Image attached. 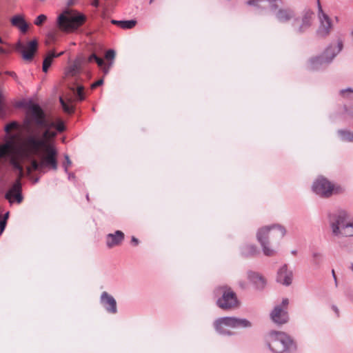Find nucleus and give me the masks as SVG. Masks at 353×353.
<instances>
[{"mask_svg":"<svg viewBox=\"0 0 353 353\" xmlns=\"http://www.w3.org/2000/svg\"><path fill=\"white\" fill-rule=\"evenodd\" d=\"M350 116L352 118H353V112L352 113H350Z\"/></svg>","mask_w":353,"mask_h":353,"instance_id":"obj_57","label":"nucleus"},{"mask_svg":"<svg viewBox=\"0 0 353 353\" xmlns=\"http://www.w3.org/2000/svg\"><path fill=\"white\" fill-rule=\"evenodd\" d=\"M19 127V123L17 121H12L9 123H8L5 128L4 130L7 133H10V132L13 129H18Z\"/></svg>","mask_w":353,"mask_h":353,"instance_id":"obj_31","label":"nucleus"},{"mask_svg":"<svg viewBox=\"0 0 353 353\" xmlns=\"http://www.w3.org/2000/svg\"><path fill=\"white\" fill-rule=\"evenodd\" d=\"M11 23L13 26L19 28L22 33H26L29 28L24 17L19 14L15 15L11 19Z\"/></svg>","mask_w":353,"mask_h":353,"instance_id":"obj_22","label":"nucleus"},{"mask_svg":"<svg viewBox=\"0 0 353 353\" xmlns=\"http://www.w3.org/2000/svg\"><path fill=\"white\" fill-rule=\"evenodd\" d=\"M21 179H17L5 194V199L12 204L14 201L20 203L23 201Z\"/></svg>","mask_w":353,"mask_h":353,"instance_id":"obj_14","label":"nucleus"},{"mask_svg":"<svg viewBox=\"0 0 353 353\" xmlns=\"http://www.w3.org/2000/svg\"><path fill=\"white\" fill-rule=\"evenodd\" d=\"M52 128H55L57 130V132H62L65 130V125L64 123L62 121H59L57 123H54V125L51 127Z\"/></svg>","mask_w":353,"mask_h":353,"instance_id":"obj_32","label":"nucleus"},{"mask_svg":"<svg viewBox=\"0 0 353 353\" xmlns=\"http://www.w3.org/2000/svg\"><path fill=\"white\" fill-rule=\"evenodd\" d=\"M86 20L84 14L67 9L57 19V26L63 32H73L81 26Z\"/></svg>","mask_w":353,"mask_h":353,"instance_id":"obj_6","label":"nucleus"},{"mask_svg":"<svg viewBox=\"0 0 353 353\" xmlns=\"http://www.w3.org/2000/svg\"><path fill=\"white\" fill-rule=\"evenodd\" d=\"M103 83V79H99L98 81H97L96 82L93 83L91 85V88L92 89H94L97 87L101 85Z\"/></svg>","mask_w":353,"mask_h":353,"instance_id":"obj_37","label":"nucleus"},{"mask_svg":"<svg viewBox=\"0 0 353 353\" xmlns=\"http://www.w3.org/2000/svg\"><path fill=\"white\" fill-rule=\"evenodd\" d=\"M136 24L137 21L135 20L122 21L121 28L123 29H131L134 27Z\"/></svg>","mask_w":353,"mask_h":353,"instance_id":"obj_28","label":"nucleus"},{"mask_svg":"<svg viewBox=\"0 0 353 353\" xmlns=\"http://www.w3.org/2000/svg\"><path fill=\"white\" fill-rule=\"evenodd\" d=\"M67 173L68 174V179L69 180L74 178V174L68 172Z\"/></svg>","mask_w":353,"mask_h":353,"instance_id":"obj_49","label":"nucleus"},{"mask_svg":"<svg viewBox=\"0 0 353 353\" xmlns=\"http://www.w3.org/2000/svg\"><path fill=\"white\" fill-rule=\"evenodd\" d=\"M241 253L245 257H250L257 254L259 251L254 245L248 244L241 247Z\"/></svg>","mask_w":353,"mask_h":353,"instance_id":"obj_23","label":"nucleus"},{"mask_svg":"<svg viewBox=\"0 0 353 353\" xmlns=\"http://www.w3.org/2000/svg\"><path fill=\"white\" fill-rule=\"evenodd\" d=\"M276 19L281 23L294 21L296 18L294 11L290 8H281L276 13Z\"/></svg>","mask_w":353,"mask_h":353,"instance_id":"obj_19","label":"nucleus"},{"mask_svg":"<svg viewBox=\"0 0 353 353\" xmlns=\"http://www.w3.org/2000/svg\"><path fill=\"white\" fill-rule=\"evenodd\" d=\"M124 239V234L120 230H117L114 233H110L106 236V245L109 248L117 246L121 243Z\"/></svg>","mask_w":353,"mask_h":353,"instance_id":"obj_20","label":"nucleus"},{"mask_svg":"<svg viewBox=\"0 0 353 353\" xmlns=\"http://www.w3.org/2000/svg\"><path fill=\"white\" fill-rule=\"evenodd\" d=\"M323 256L321 253L318 252H314L312 253V259L311 263L314 266V269H318L320 268L321 263L323 261Z\"/></svg>","mask_w":353,"mask_h":353,"instance_id":"obj_25","label":"nucleus"},{"mask_svg":"<svg viewBox=\"0 0 353 353\" xmlns=\"http://www.w3.org/2000/svg\"><path fill=\"white\" fill-rule=\"evenodd\" d=\"M8 216H9V212H6L4 215V217H3V220H5L6 221H7L8 218Z\"/></svg>","mask_w":353,"mask_h":353,"instance_id":"obj_50","label":"nucleus"},{"mask_svg":"<svg viewBox=\"0 0 353 353\" xmlns=\"http://www.w3.org/2000/svg\"><path fill=\"white\" fill-rule=\"evenodd\" d=\"M86 198H87V199H88V200H89V196H88V194H87V195H86Z\"/></svg>","mask_w":353,"mask_h":353,"instance_id":"obj_58","label":"nucleus"},{"mask_svg":"<svg viewBox=\"0 0 353 353\" xmlns=\"http://www.w3.org/2000/svg\"><path fill=\"white\" fill-rule=\"evenodd\" d=\"M5 52V50L3 48H2L1 47H0V53H4Z\"/></svg>","mask_w":353,"mask_h":353,"instance_id":"obj_51","label":"nucleus"},{"mask_svg":"<svg viewBox=\"0 0 353 353\" xmlns=\"http://www.w3.org/2000/svg\"><path fill=\"white\" fill-rule=\"evenodd\" d=\"M272 321L279 325L286 323L289 317L287 310L282 308L281 305H276L270 313Z\"/></svg>","mask_w":353,"mask_h":353,"instance_id":"obj_18","label":"nucleus"},{"mask_svg":"<svg viewBox=\"0 0 353 353\" xmlns=\"http://www.w3.org/2000/svg\"><path fill=\"white\" fill-rule=\"evenodd\" d=\"M99 5V0H94L92 2V6L95 7V8H97Z\"/></svg>","mask_w":353,"mask_h":353,"instance_id":"obj_46","label":"nucleus"},{"mask_svg":"<svg viewBox=\"0 0 353 353\" xmlns=\"http://www.w3.org/2000/svg\"><path fill=\"white\" fill-rule=\"evenodd\" d=\"M350 34H351V37H352V39H353V28H352V31H351V32H350Z\"/></svg>","mask_w":353,"mask_h":353,"instance_id":"obj_52","label":"nucleus"},{"mask_svg":"<svg viewBox=\"0 0 353 353\" xmlns=\"http://www.w3.org/2000/svg\"><path fill=\"white\" fill-rule=\"evenodd\" d=\"M329 223L335 236H353V222L348 220L345 210H338L329 215Z\"/></svg>","mask_w":353,"mask_h":353,"instance_id":"obj_4","label":"nucleus"},{"mask_svg":"<svg viewBox=\"0 0 353 353\" xmlns=\"http://www.w3.org/2000/svg\"><path fill=\"white\" fill-rule=\"evenodd\" d=\"M293 272L289 270L287 264L283 265L277 271L276 281L285 286H289L292 283Z\"/></svg>","mask_w":353,"mask_h":353,"instance_id":"obj_16","label":"nucleus"},{"mask_svg":"<svg viewBox=\"0 0 353 353\" xmlns=\"http://www.w3.org/2000/svg\"><path fill=\"white\" fill-rule=\"evenodd\" d=\"M78 72V68L76 65H72L70 67L68 73L74 76Z\"/></svg>","mask_w":353,"mask_h":353,"instance_id":"obj_36","label":"nucleus"},{"mask_svg":"<svg viewBox=\"0 0 353 353\" xmlns=\"http://www.w3.org/2000/svg\"><path fill=\"white\" fill-rule=\"evenodd\" d=\"M347 92H353V90L351 89V88H347V89L341 90L340 91V93H341V95L345 96V93Z\"/></svg>","mask_w":353,"mask_h":353,"instance_id":"obj_42","label":"nucleus"},{"mask_svg":"<svg viewBox=\"0 0 353 353\" xmlns=\"http://www.w3.org/2000/svg\"><path fill=\"white\" fill-rule=\"evenodd\" d=\"M343 43L339 40L337 43H330L321 55L312 58L310 60L309 68L312 70H317L328 65L334 57L342 50Z\"/></svg>","mask_w":353,"mask_h":353,"instance_id":"obj_7","label":"nucleus"},{"mask_svg":"<svg viewBox=\"0 0 353 353\" xmlns=\"http://www.w3.org/2000/svg\"><path fill=\"white\" fill-rule=\"evenodd\" d=\"M214 294L216 296L221 294V296L216 301V305L223 310H230L236 307L239 305L236 293L228 285L216 288Z\"/></svg>","mask_w":353,"mask_h":353,"instance_id":"obj_9","label":"nucleus"},{"mask_svg":"<svg viewBox=\"0 0 353 353\" xmlns=\"http://www.w3.org/2000/svg\"><path fill=\"white\" fill-rule=\"evenodd\" d=\"M0 115L4 117L6 115V105L3 94L0 92Z\"/></svg>","mask_w":353,"mask_h":353,"instance_id":"obj_29","label":"nucleus"},{"mask_svg":"<svg viewBox=\"0 0 353 353\" xmlns=\"http://www.w3.org/2000/svg\"><path fill=\"white\" fill-rule=\"evenodd\" d=\"M121 21H117V20L112 19V20L111 21V23H112V24H114V25H117V26H118L119 27H120V28H121Z\"/></svg>","mask_w":353,"mask_h":353,"instance_id":"obj_43","label":"nucleus"},{"mask_svg":"<svg viewBox=\"0 0 353 353\" xmlns=\"http://www.w3.org/2000/svg\"><path fill=\"white\" fill-rule=\"evenodd\" d=\"M104 72L105 73H108V69H105Z\"/></svg>","mask_w":353,"mask_h":353,"instance_id":"obj_59","label":"nucleus"},{"mask_svg":"<svg viewBox=\"0 0 353 353\" xmlns=\"http://www.w3.org/2000/svg\"><path fill=\"white\" fill-rule=\"evenodd\" d=\"M350 268L353 271V263H351Z\"/></svg>","mask_w":353,"mask_h":353,"instance_id":"obj_55","label":"nucleus"},{"mask_svg":"<svg viewBox=\"0 0 353 353\" xmlns=\"http://www.w3.org/2000/svg\"><path fill=\"white\" fill-rule=\"evenodd\" d=\"M131 242L132 243H133L134 245H137L139 244V240L134 237V236H132V239H131Z\"/></svg>","mask_w":353,"mask_h":353,"instance_id":"obj_44","label":"nucleus"},{"mask_svg":"<svg viewBox=\"0 0 353 353\" xmlns=\"http://www.w3.org/2000/svg\"><path fill=\"white\" fill-rule=\"evenodd\" d=\"M251 323L245 319H239L236 317L225 316L219 318L214 323L216 331L222 335H231L232 332L227 330L224 327L232 328L249 327H251Z\"/></svg>","mask_w":353,"mask_h":353,"instance_id":"obj_8","label":"nucleus"},{"mask_svg":"<svg viewBox=\"0 0 353 353\" xmlns=\"http://www.w3.org/2000/svg\"><path fill=\"white\" fill-rule=\"evenodd\" d=\"M332 276H333V278L334 279L335 283H336V285H337L336 276V274H335V272H334V270H332Z\"/></svg>","mask_w":353,"mask_h":353,"instance_id":"obj_48","label":"nucleus"},{"mask_svg":"<svg viewBox=\"0 0 353 353\" xmlns=\"http://www.w3.org/2000/svg\"><path fill=\"white\" fill-rule=\"evenodd\" d=\"M3 43V41L2 39H1V37H0V43Z\"/></svg>","mask_w":353,"mask_h":353,"instance_id":"obj_56","label":"nucleus"},{"mask_svg":"<svg viewBox=\"0 0 353 353\" xmlns=\"http://www.w3.org/2000/svg\"><path fill=\"white\" fill-rule=\"evenodd\" d=\"M50 66L49 65H47L46 63H43V66H42V70L44 72H47L48 69H49Z\"/></svg>","mask_w":353,"mask_h":353,"instance_id":"obj_45","label":"nucleus"},{"mask_svg":"<svg viewBox=\"0 0 353 353\" xmlns=\"http://www.w3.org/2000/svg\"><path fill=\"white\" fill-rule=\"evenodd\" d=\"M115 56V52L113 50H108L105 53V58L107 59H113Z\"/></svg>","mask_w":353,"mask_h":353,"instance_id":"obj_35","label":"nucleus"},{"mask_svg":"<svg viewBox=\"0 0 353 353\" xmlns=\"http://www.w3.org/2000/svg\"><path fill=\"white\" fill-rule=\"evenodd\" d=\"M65 157V161L63 163V166L64 168V170L65 172H68V167L71 165L72 161L69 158V156L68 154L64 155Z\"/></svg>","mask_w":353,"mask_h":353,"instance_id":"obj_34","label":"nucleus"},{"mask_svg":"<svg viewBox=\"0 0 353 353\" xmlns=\"http://www.w3.org/2000/svg\"><path fill=\"white\" fill-rule=\"evenodd\" d=\"M61 54H56L54 52H50L48 55L44 58L43 59V63H46L47 65H49L50 67L51 64H52V60L54 57H57L58 56H59Z\"/></svg>","mask_w":353,"mask_h":353,"instance_id":"obj_30","label":"nucleus"},{"mask_svg":"<svg viewBox=\"0 0 353 353\" xmlns=\"http://www.w3.org/2000/svg\"><path fill=\"white\" fill-rule=\"evenodd\" d=\"M288 303H289L288 299L285 298L283 299L281 305H280L281 306L282 308H283L286 310Z\"/></svg>","mask_w":353,"mask_h":353,"instance_id":"obj_39","label":"nucleus"},{"mask_svg":"<svg viewBox=\"0 0 353 353\" xmlns=\"http://www.w3.org/2000/svg\"><path fill=\"white\" fill-rule=\"evenodd\" d=\"M332 309L336 312L337 316H339V311L338 307L336 306H335V305H333L332 306Z\"/></svg>","mask_w":353,"mask_h":353,"instance_id":"obj_47","label":"nucleus"},{"mask_svg":"<svg viewBox=\"0 0 353 353\" xmlns=\"http://www.w3.org/2000/svg\"><path fill=\"white\" fill-rule=\"evenodd\" d=\"M292 254H296V250H292Z\"/></svg>","mask_w":353,"mask_h":353,"instance_id":"obj_54","label":"nucleus"},{"mask_svg":"<svg viewBox=\"0 0 353 353\" xmlns=\"http://www.w3.org/2000/svg\"><path fill=\"white\" fill-rule=\"evenodd\" d=\"M248 278L258 290H263L266 285V279L259 272L250 271L248 273Z\"/></svg>","mask_w":353,"mask_h":353,"instance_id":"obj_21","label":"nucleus"},{"mask_svg":"<svg viewBox=\"0 0 353 353\" xmlns=\"http://www.w3.org/2000/svg\"><path fill=\"white\" fill-rule=\"evenodd\" d=\"M59 101H60V103H61L65 112L68 113V114H71L73 112V111H74L73 107L72 105L68 104L67 103H65L62 97H60Z\"/></svg>","mask_w":353,"mask_h":353,"instance_id":"obj_27","label":"nucleus"},{"mask_svg":"<svg viewBox=\"0 0 353 353\" xmlns=\"http://www.w3.org/2000/svg\"><path fill=\"white\" fill-rule=\"evenodd\" d=\"M337 134L342 141L353 143V131L347 129L339 130Z\"/></svg>","mask_w":353,"mask_h":353,"instance_id":"obj_24","label":"nucleus"},{"mask_svg":"<svg viewBox=\"0 0 353 353\" xmlns=\"http://www.w3.org/2000/svg\"><path fill=\"white\" fill-rule=\"evenodd\" d=\"M153 0H150V3H152Z\"/></svg>","mask_w":353,"mask_h":353,"instance_id":"obj_60","label":"nucleus"},{"mask_svg":"<svg viewBox=\"0 0 353 353\" xmlns=\"http://www.w3.org/2000/svg\"><path fill=\"white\" fill-rule=\"evenodd\" d=\"M39 181V178L34 179V183H37Z\"/></svg>","mask_w":353,"mask_h":353,"instance_id":"obj_53","label":"nucleus"},{"mask_svg":"<svg viewBox=\"0 0 353 353\" xmlns=\"http://www.w3.org/2000/svg\"><path fill=\"white\" fill-rule=\"evenodd\" d=\"M28 115L36 125L44 129L41 134L36 132L32 135L38 136L39 139H43L46 141H50L57 137V132L51 130V127L54 125V122L46 119L44 112L38 104L30 105Z\"/></svg>","mask_w":353,"mask_h":353,"instance_id":"obj_3","label":"nucleus"},{"mask_svg":"<svg viewBox=\"0 0 353 353\" xmlns=\"http://www.w3.org/2000/svg\"><path fill=\"white\" fill-rule=\"evenodd\" d=\"M100 302L108 313L116 314L117 312V301L114 298L107 292H102L100 297Z\"/></svg>","mask_w":353,"mask_h":353,"instance_id":"obj_17","label":"nucleus"},{"mask_svg":"<svg viewBox=\"0 0 353 353\" xmlns=\"http://www.w3.org/2000/svg\"><path fill=\"white\" fill-rule=\"evenodd\" d=\"M27 151L33 154H38L43 152L41 161L38 162L32 160L31 164L27 168V172L30 174L32 171H41L43 168H49L53 170L58 168V151L51 141H46L39 139L38 136L29 135L24 142Z\"/></svg>","mask_w":353,"mask_h":353,"instance_id":"obj_1","label":"nucleus"},{"mask_svg":"<svg viewBox=\"0 0 353 353\" xmlns=\"http://www.w3.org/2000/svg\"><path fill=\"white\" fill-rule=\"evenodd\" d=\"M95 61L99 67H102L104 65L103 59L100 57H98Z\"/></svg>","mask_w":353,"mask_h":353,"instance_id":"obj_41","label":"nucleus"},{"mask_svg":"<svg viewBox=\"0 0 353 353\" xmlns=\"http://www.w3.org/2000/svg\"><path fill=\"white\" fill-rule=\"evenodd\" d=\"M319 18L320 21L319 27L316 31L318 37H327L332 29V22L329 17L325 14L319 3Z\"/></svg>","mask_w":353,"mask_h":353,"instance_id":"obj_15","label":"nucleus"},{"mask_svg":"<svg viewBox=\"0 0 353 353\" xmlns=\"http://www.w3.org/2000/svg\"><path fill=\"white\" fill-rule=\"evenodd\" d=\"M72 90L75 94L78 101H81L85 99L84 87L83 85L78 86L76 90L74 88H72Z\"/></svg>","mask_w":353,"mask_h":353,"instance_id":"obj_26","label":"nucleus"},{"mask_svg":"<svg viewBox=\"0 0 353 353\" xmlns=\"http://www.w3.org/2000/svg\"><path fill=\"white\" fill-rule=\"evenodd\" d=\"M286 230L280 225H272L260 228L256 233V239L259 242L263 254L267 256L275 255L276 250L270 247L269 239L279 241L285 234Z\"/></svg>","mask_w":353,"mask_h":353,"instance_id":"obj_2","label":"nucleus"},{"mask_svg":"<svg viewBox=\"0 0 353 353\" xmlns=\"http://www.w3.org/2000/svg\"><path fill=\"white\" fill-rule=\"evenodd\" d=\"M7 144L8 145L7 154L6 155L2 157L1 159L3 158L8 157L9 163L12 167L13 170L18 172L17 179H21L23 176V168L21 165L23 154L21 151L13 149L10 142L6 143L3 145Z\"/></svg>","mask_w":353,"mask_h":353,"instance_id":"obj_10","label":"nucleus"},{"mask_svg":"<svg viewBox=\"0 0 353 353\" xmlns=\"http://www.w3.org/2000/svg\"><path fill=\"white\" fill-rule=\"evenodd\" d=\"M6 225V222L5 220L0 221V235L2 234L3 230H5Z\"/></svg>","mask_w":353,"mask_h":353,"instance_id":"obj_38","label":"nucleus"},{"mask_svg":"<svg viewBox=\"0 0 353 353\" xmlns=\"http://www.w3.org/2000/svg\"><path fill=\"white\" fill-rule=\"evenodd\" d=\"M268 346L274 353H292L296 350V345L294 340L283 332H270Z\"/></svg>","mask_w":353,"mask_h":353,"instance_id":"obj_5","label":"nucleus"},{"mask_svg":"<svg viewBox=\"0 0 353 353\" xmlns=\"http://www.w3.org/2000/svg\"><path fill=\"white\" fill-rule=\"evenodd\" d=\"M46 19L47 17L45 14H40L35 19L34 23L36 26H40L43 23Z\"/></svg>","mask_w":353,"mask_h":353,"instance_id":"obj_33","label":"nucleus"},{"mask_svg":"<svg viewBox=\"0 0 353 353\" xmlns=\"http://www.w3.org/2000/svg\"><path fill=\"white\" fill-rule=\"evenodd\" d=\"M98 57H97L94 53H93L88 57V62H92L94 61H95Z\"/></svg>","mask_w":353,"mask_h":353,"instance_id":"obj_40","label":"nucleus"},{"mask_svg":"<svg viewBox=\"0 0 353 353\" xmlns=\"http://www.w3.org/2000/svg\"><path fill=\"white\" fill-rule=\"evenodd\" d=\"M312 190L317 195L327 198L334 191V185L325 178L320 176L313 183Z\"/></svg>","mask_w":353,"mask_h":353,"instance_id":"obj_13","label":"nucleus"},{"mask_svg":"<svg viewBox=\"0 0 353 353\" xmlns=\"http://www.w3.org/2000/svg\"><path fill=\"white\" fill-rule=\"evenodd\" d=\"M314 13L310 10L304 12L301 20L296 17L294 21L292 22L293 31L298 34H301L307 31L312 24Z\"/></svg>","mask_w":353,"mask_h":353,"instance_id":"obj_12","label":"nucleus"},{"mask_svg":"<svg viewBox=\"0 0 353 353\" xmlns=\"http://www.w3.org/2000/svg\"><path fill=\"white\" fill-rule=\"evenodd\" d=\"M38 49V41L34 39L28 41L26 44L19 41L15 45V50L21 54L22 58L25 61H32L34 54Z\"/></svg>","mask_w":353,"mask_h":353,"instance_id":"obj_11","label":"nucleus"}]
</instances>
